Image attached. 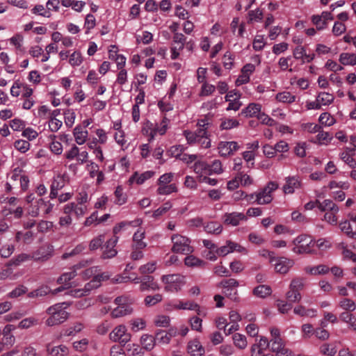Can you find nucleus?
Returning a JSON list of instances; mask_svg holds the SVG:
<instances>
[{
    "mask_svg": "<svg viewBox=\"0 0 356 356\" xmlns=\"http://www.w3.org/2000/svg\"><path fill=\"white\" fill-rule=\"evenodd\" d=\"M67 305L66 302H61L49 307L46 311L47 314L49 315L46 321V324L48 326H54L65 321L68 318V313L65 311Z\"/></svg>",
    "mask_w": 356,
    "mask_h": 356,
    "instance_id": "1",
    "label": "nucleus"
},
{
    "mask_svg": "<svg viewBox=\"0 0 356 356\" xmlns=\"http://www.w3.org/2000/svg\"><path fill=\"white\" fill-rule=\"evenodd\" d=\"M278 188V184L274 181H270L266 186L262 188L260 191L250 195H245L248 197V200L250 202H257L258 204H267L272 202V193Z\"/></svg>",
    "mask_w": 356,
    "mask_h": 356,
    "instance_id": "2",
    "label": "nucleus"
},
{
    "mask_svg": "<svg viewBox=\"0 0 356 356\" xmlns=\"http://www.w3.org/2000/svg\"><path fill=\"white\" fill-rule=\"evenodd\" d=\"M169 120L166 117H163L159 124H154L149 121H147L145 127L143 129V134L149 135V142L154 139L155 136L159 134L164 135L168 129Z\"/></svg>",
    "mask_w": 356,
    "mask_h": 356,
    "instance_id": "3",
    "label": "nucleus"
},
{
    "mask_svg": "<svg viewBox=\"0 0 356 356\" xmlns=\"http://www.w3.org/2000/svg\"><path fill=\"white\" fill-rule=\"evenodd\" d=\"M173 243L172 251L175 253L188 254L193 251V247L190 245L191 240L180 234H173L171 236Z\"/></svg>",
    "mask_w": 356,
    "mask_h": 356,
    "instance_id": "4",
    "label": "nucleus"
},
{
    "mask_svg": "<svg viewBox=\"0 0 356 356\" xmlns=\"http://www.w3.org/2000/svg\"><path fill=\"white\" fill-rule=\"evenodd\" d=\"M294 248L293 251L296 254H308L312 252V248L315 245V242L312 238L305 234H302L296 237L293 240Z\"/></svg>",
    "mask_w": 356,
    "mask_h": 356,
    "instance_id": "5",
    "label": "nucleus"
},
{
    "mask_svg": "<svg viewBox=\"0 0 356 356\" xmlns=\"http://www.w3.org/2000/svg\"><path fill=\"white\" fill-rule=\"evenodd\" d=\"M208 120L204 119H201L198 121L197 126L198 127L197 129L195 131H191L186 130L184 132V135L186 137V140L189 144H193V142L195 141L196 139L200 138L201 137L207 134V129L209 125Z\"/></svg>",
    "mask_w": 356,
    "mask_h": 356,
    "instance_id": "6",
    "label": "nucleus"
},
{
    "mask_svg": "<svg viewBox=\"0 0 356 356\" xmlns=\"http://www.w3.org/2000/svg\"><path fill=\"white\" fill-rule=\"evenodd\" d=\"M238 285V282L233 278L223 280L220 283V286L223 289L224 294L234 301H237L238 299L237 291Z\"/></svg>",
    "mask_w": 356,
    "mask_h": 356,
    "instance_id": "7",
    "label": "nucleus"
},
{
    "mask_svg": "<svg viewBox=\"0 0 356 356\" xmlns=\"http://www.w3.org/2000/svg\"><path fill=\"white\" fill-rule=\"evenodd\" d=\"M109 337L112 341H118L124 346L131 340V335L127 332V328L124 325H120L110 333Z\"/></svg>",
    "mask_w": 356,
    "mask_h": 356,
    "instance_id": "8",
    "label": "nucleus"
},
{
    "mask_svg": "<svg viewBox=\"0 0 356 356\" xmlns=\"http://www.w3.org/2000/svg\"><path fill=\"white\" fill-rule=\"evenodd\" d=\"M36 204L32 206L30 213L32 216L36 217L40 215L49 214L53 208L54 204L49 201L46 202L43 199L40 198L35 202Z\"/></svg>",
    "mask_w": 356,
    "mask_h": 356,
    "instance_id": "9",
    "label": "nucleus"
},
{
    "mask_svg": "<svg viewBox=\"0 0 356 356\" xmlns=\"http://www.w3.org/2000/svg\"><path fill=\"white\" fill-rule=\"evenodd\" d=\"M165 284V290L167 291H178L181 289V277L179 275H163L161 278Z\"/></svg>",
    "mask_w": 356,
    "mask_h": 356,
    "instance_id": "10",
    "label": "nucleus"
},
{
    "mask_svg": "<svg viewBox=\"0 0 356 356\" xmlns=\"http://www.w3.org/2000/svg\"><path fill=\"white\" fill-rule=\"evenodd\" d=\"M53 252V245L50 244L44 245L33 253V258L37 261H45L52 257Z\"/></svg>",
    "mask_w": 356,
    "mask_h": 356,
    "instance_id": "11",
    "label": "nucleus"
},
{
    "mask_svg": "<svg viewBox=\"0 0 356 356\" xmlns=\"http://www.w3.org/2000/svg\"><path fill=\"white\" fill-rule=\"evenodd\" d=\"M221 156L227 157L239 149L238 143L235 141H221L218 147Z\"/></svg>",
    "mask_w": 356,
    "mask_h": 356,
    "instance_id": "12",
    "label": "nucleus"
},
{
    "mask_svg": "<svg viewBox=\"0 0 356 356\" xmlns=\"http://www.w3.org/2000/svg\"><path fill=\"white\" fill-rule=\"evenodd\" d=\"M246 252V250L245 248L241 246L239 244L232 242L227 241L226 245H223L219 248H216V253L218 256H225L227 254L232 252Z\"/></svg>",
    "mask_w": 356,
    "mask_h": 356,
    "instance_id": "13",
    "label": "nucleus"
},
{
    "mask_svg": "<svg viewBox=\"0 0 356 356\" xmlns=\"http://www.w3.org/2000/svg\"><path fill=\"white\" fill-rule=\"evenodd\" d=\"M118 241V237L113 236V237L106 241L105 245L103 247L104 250L102 254V259H111L117 254V250L114 248L116 245Z\"/></svg>",
    "mask_w": 356,
    "mask_h": 356,
    "instance_id": "14",
    "label": "nucleus"
},
{
    "mask_svg": "<svg viewBox=\"0 0 356 356\" xmlns=\"http://www.w3.org/2000/svg\"><path fill=\"white\" fill-rule=\"evenodd\" d=\"M86 263V261H83L76 265H74L70 271L60 275V277L58 279V282L59 284H64L65 285L67 286V287H70V284L69 282L77 275V270L84 267Z\"/></svg>",
    "mask_w": 356,
    "mask_h": 356,
    "instance_id": "15",
    "label": "nucleus"
},
{
    "mask_svg": "<svg viewBox=\"0 0 356 356\" xmlns=\"http://www.w3.org/2000/svg\"><path fill=\"white\" fill-rule=\"evenodd\" d=\"M101 284V279L99 277H93V278L87 284L83 289L75 290L74 296L81 297L87 296L94 289L98 288Z\"/></svg>",
    "mask_w": 356,
    "mask_h": 356,
    "instance_id": "16",
    "label": "nucleus"
},
{
    "mask_svg": "<svg viewBox=\"0 0 356 356\" xmlns=\"http://www.w3.org/2000/svg\"><path fill=\"white\" fill-rule=\"evenodd\" d=\"M222 218L225 225L232 226H237L241 221L247 220L244 213L238 212L226 213Z\"/></svg>",
    "mask_w": 356,
    "mask_h": 356,
    "instance_id": "17",
    "label": "nucleus"
},
{
    "mask_svg": "<svg viewBox=\"0 0 356 356\" xmlns=\"http://www.w3.org/2000/svg\"><path fill=\"white\" fill-rule=\"evenodd\" d=\"M187 352L191 356H204L205 349L198 339H194L188 343Z\"/></svg>",
    "mask_w": 356,
    "mask_h": 356,
    "instance_id": "18",
    "label": "nucleus"
},
{
    "mask_svg": "<svg viewBox=\"0 0 356 356\" xmlns=\"http://www.w3.org/2000/svg\"><path fill=\"white\" fill-rule=\"evenodd\" d=\"M160 289L158 283L154 281V278L151 275H145L140 280V290L145 291H157Z\"/></svg>",
    "mask_w": 356,
    "mask_h": 356,
    "instance_id": "19",
    "label": "nucleus"
},
{
    "mask_svg": "<svg viewBox=\"0 0 356 356\" xmlns=\"http://www.w3.org/2000/svg\"><path fill=\"white\" fill-rule=\"evenodd\" d=\"M275 261V269L276 272L282 274L286 273L289 268L294 264V261L293 260L285 257L276 258Z\"/></svg>",
    "mask_w": 356,
    "mask_h": 356,
    "instance_id": "20",
    "label": "nucleus"
},
{
    "mask_svg": "<svg viewBox=\"0 0 356 356\" xmlns=\"http://www.w3.org/2000/svg\"><path fill=\"white\" fill-rule=\"evenodd\" d=\"M65 180L63 176L58 175L55 177L51 184L49 197L51 199L56 198L58 195V191L62 189L65 186Z\"/></svg>",
    "mask_w": 356,
    "mask_h": 356,
    "instance_id": "21",
    "label": "nucleus"
},
{
    "mask_svg": "<svg viewBox=\"0 0 356 356\" xmlns=\"http://www.w3.org/2000/svg\"><path fill=\"white\" fill-rule=\"evenodd\" d=\"M261 105L256 103H251L241 111L239 115H244L246 118L255 117L261 112Z\"/></svg>",
    "mask_w": 356,
    "mask_h": 356,
    "instance_id": "22",
    "label": "nucleus"
},
{
    "mask_svg": "<svg viewBox=\"0 0 356 356\" xmlns=\"http://www.w3.org/2000/svg\"><path fill=\"white\" fill-rule=\"evenodd\" d=\"M145 236V232L140 230L136 232L133 236L131 248L145 249L147 246V243L143 241Z\"/></svg>",
    "mask_w": 356,
    "mask_h": 356,
    "instance_id": "23",
    "label": "nucleus"
},
{
    "mask_svg": "<svg viewBox=\"0 0 356 356\" xmlns=\"http://www.w3.org/2000/svg\"><path fill=\"white\" fill-rule=\"evenodd\" d=\"M47 351L51 356H68L69 355V349L65 345L51 347L50 344H48Z\"/></svg>",
    "mask_w": 356,
    "mask_h": 356,
    "instance_id": "24",
    "label": "nucleus"
},
{
    "mask_svg": "<svg viewBox=\"0 0 356 356\" xmlns=\"http://www.w3.org/2000/svg\"><path fill=\"white\" fill-rule=\"evenodd\" d=\"M300 182L296 177H289L286 179V184L283 187L285 193H293L296 188L300 187Z\"/></svg>",
    "mask_w": 356,
    "mask_h": 356,
    "instance_id": "25",
    "label": "nucleus"
},
{
    "mask_svg": "<svg viewBox=\"0 0 356 356\" xmlns=\"http://www.w3.org/2000/svg\"><path fill=\"white\" fill-rule=\"evenodd\" d=\"M270 350L276 353L277 356H289L291 352L285 348L284 341L272 343L270 346Z\"/></svg>",
    "mask_w": 356,
    "mask_h": 356,
    "instance_id": "26",
    "label": "nucleus"
},
{
    "mask_svg": "<svg viewBox=\"0 0 356 356\" xmlns=\"http://www.w3.org/2000/svg\"><path fill=\"white\" fill-rule=\"evenodd\" d=\"M156 339L155 337L149 334H143L140 338V343L143 349L147 351L152 350L155 346Z\"/></svg>",
    "mask_w": 356,
    "mask_h": 356,
    "instance_id": "27",
    "label": "nucleus"
},
{
    "mask_svg": "<svg viewBox=\"0 0 356 356\" xmlns=\"http://www.w3.org/2000/svg\"><path fill=\"white\" fill-rule=\"evenodd\" d=\"M154 175V172L152 171H147L143 174L139 175L137 172H135L129 179V181L133 183L136 182L137 184H142L146 180L150 179Z\"/></svg>",
    "mask_w": 356,
    "mask_h": 356,
    "instance_id": "28",
    "label": "nucleus"
},
{
    "mask_svg": "<svg viewBox=\"0 0 356 356\" xmlns=\"http://www.w3.org/2000/svg\"><path fill=\"white\" fill-rule=\"evenodd\" d=\"M87 245L84 243L78 244L74 248L67 250L63 255L62 259H66L70 257H74L82 253L86 249Z\"/></svg>",
    "mask_w": 356,
    "mask_h": 356,
    "instance_id": "29",
    "label": "nucleus"
},
{
    "mask_svg": "<svg viewBox=\"0 0 356 356\" xmlns=\"http://www.w3.org/2000/svg\"><path fill=\"white\" fill-rule=\"evenodd\" d=\"M132 307L129 305H120L118 306L112 311L111 315L113 318H119L131 314L132 312Z\"/></svg>",
    "mask_w": 356,
    "mask_h": 356,
    "instance_id": "30",
    "label": "nucleus"
},
{
    "mask_svg": "<svg viewBox=\"0 0 356 356\" xmlns=\"http://www.w3.org/2000/svg\"><path fill=\"white\" fill-rule=\"evenodd\" d=\"M73 133L77 144L82 145L86 142L88 133L86 130L83 131L81 126H76Z\"/></svg>",
    "mask_w": 356,
    "mask_h": 356,
    "instance_id": "31",
    "label": "nucleus"
},
{
    "mask_svg": "<svg viewBox=\"0 0 356 356\" xmlns=\"http://www.w3.org/2000/svg\"><path fill=\"white\" fill-rule=\"evenodd\" d=\"M272 290L270 286L266 285H259L253 289L254 296L264 298L271 294Z\"/></svg>",
    "mask_w": 356,
    "mask_h": 356,
    "instance_id": "32",
    "label": "nucleus"
},
{
    "mask_svg": "<svg viewBox=\"0 0 356 356\" xmlns=\"http://www.w3.org/2000/svg\"><path fill=\"white\" fill-rule=\"evenodd\" d=\"M339 62L343 65H355L356 55L349 53H341L339 56Z\"/></svg>",
    "mask_w": 356,
    "mask_h": 356,
    "instance_id": "33",
    "label": "nucleus"
},
{
    "mask_svg": "<svg viewBox=\"0 0 356 356\" xmlns=\"http://www.w3.org/2000/svg\"><path fill=\"white\" fill-rule=\"evenodd\" d=\"M209 164L204 161H197L193 165V170L196 174L200 176H203V174L209 175Z\"/></svg>",
    "mask_w": 356,
    "mask_h": 356,
    "instance_id": "34",
    "label": "nucleus"
},
{
    "mask_svg": "<svg viewBox=\"0 0 356 356\" xmlns=\"http://www.w3.org/2000/svg\"><path fill=\"white\" fill-rule=\"evenodd\" d=\"M332 139V136L328 132H324L320 130L316 136L315 140H312L314 143H318L321 145H327Z\"/></svg>",
    "mask_w": 356,
    "mask_h": 356,
    "instance_id": "35",
    "label": "nucleus"
},
{
    "mask_svg": "<svg viewBox=\"0 0 356 356\" xmlns=\"http://www.w3.org/2000/svg\"><path fill=\"white\" fill-rule=\"evenodd\" d=\"M204 230L207 233L218 235L222 232V227L217 222H210L204 226Z\"/></svg>",
    "mask_w": 356,
    "mask_h": 356,
    "instance_id": "36",
    "label": "nucleus"
},
{
    "mask_svg": "<svg viewBox=\"0 0 356 356\" xmlns=\"http://www.w3.org/2000/svg\"><path fill=\"white\" fill-rule=\"evenodd\" d=\"M305 270L311 275H324L329 272L330 268L325 265H318L314 267H307Z\"/></svg>",
    "mask_w": 356,
    "mask_h": 356,
    "instance_id": "37",
    "label": "nucleus"
},
{
    "mask_svg": "<svg viewBox=\"0 0 356 356\" xmlns=\"http://www.w3.org/2000/svg\"><path fill=\"white\" fill-rule=\"evenodd\" d=\"M51 289L47 286H42L38 289L29 292L28 293V297L31 298L42 297L49 293Z\"/></svg>",
    "mask_w": 356,
    "mask_h": 356,
    "instance_id": "38",
    "label": "nucleus"
},
{
    "mask_svg": "<svg viewBox=\"0 0 356 356\" xmlns=\"http://www.w3.org/2000/svg\"><path fill=\"white\" fill-rule=\"evenodd\" d=\"M276 99L280 102L292 103L296 101V96L288 91H284L277 94Z\"/></svg>",
    "mask_w": 356,
    "mask_h": 356,
    "instance_id": "39",
    "label": "nucleus"
},
{
    "mask_svg": "<svg viewBox=\"0 0 356 356\" xmlns=\"http://www.w3.org/2000/svg\"><path fill=\"white\" fill-rule=\"evenodd\" d=\"M29 258H30L29 255H28L25 253L19 254L17 256L13 257L12 259H10L8 262L7 267H10L12 266H19L22 262H24V261L29 260Z\"/></svg>",
    "mask_w": 356,
    "mask_h": 356,
    "instance_id": "40",
    "label": "nucleus"
},
{
    "mask_svg": "<svg viewBox=\"0 0 356 356\" xmlns=\"http://www.w3.org/2000/svg\"><path fill=\"white\" fill-rule=\"evenodd\" d=\"M177 191V186L175 184L159 185L157 193L159 195H170Z\"/></svg>",
    "mask_w": 356,
    "mask_h": 356,
    "instance_id": "41",
    "label": "nucleus"
},
{
    "mask_svg": "<svg viewBox=\"0 0 356 356\" xmlns=\"http://www.w3.org/2000/svg\"><path fill=\"white\" fill-rule=\"evenodd\" d=\"M232 338L234 345L238 348L243 349L247 346V340L245 335L235 333Z\"/></svg>",
    "mask_w": 356,
    "mask_h": 356,
    "instance_id": "42",
    "label": "nucleus"
},
{
    "mask_svg": "<svg viewBox=\"0 0 356 356\" xmlns=\"http://www.w3.org/2000/svg\"><path fill=\"white\" fill-rule=\"evenodd\" d=\"M131 330L133 332H138L145 329L146 326V322L143 318H135L130 321Z\"/></svg>",
    "mask_w": 356,
    "mask_h": 356,
    "instance_id": "43",
    "label": "nucleus"
},
{
    "mask_svg": "<svg viewBox=\"0 0 356 356\" xmlns=\"http://www.w3.org/2000/svg\"><path fill=\"white\" fill-rule=\"evenodd\" d=\"M82 62L83 58L80 51H75L70 56L69 63L71 66H79Z\"/></svg>",
    "mask_w": 356,
    "mask_h": 356,
    "instance_id": "44",
    "label": "nucleus"
},
{
    "mask_svg": "<svg viewBox=\"0 0 356 356\" xmlns=\"http://www.w3.org/2000/svg\"><path fill=\"white\" fill-rule=\"evenodd\" d=\"M105 241V236L104 234L99 235L98 236L94 238L89 244V249L91 251L96 250L99 248L102 247L103 243Z\"/></svg>",
    "mask_w": 356,
    "mask_h": 356,
    "instance_id": "45",
    "label": "nucleus"
},
{
    "mask_svg": "<svg viewBox=\"0 0 356 356\" xmlns=\"http://www.w3.org/2000/svg\"><path fill=\"white\" fill-rule=\"evenodd\" d=\"M114 195L115 197V203L122 205L124 204L127 202V197L126 195L123 193V188L121 186H118L115 192Z\"/></svg>",
    "mask_w": 356,
    "mask_h": 356,
    "instance_id": "46",
    "label": "nucleus"
},
{
    "mask_svg": "<svg viewBox=\"0 0 356 356\" xmlns=\"http://www.w3.org/2000/svg\"><path fill=\"white\" fill-rule=\"evenodd\" d=\"M31 13L35 15H38L44 17L49 18L51 16V12L47 10L43 5H36L31 9Z\"/></svg>",
    "mask_w": 356,
    "mask_h": 356,
    "instance_id": "47",
    "label": "nucleus"
},
{
    "mask_svg": "<svg viewBox=\"0 0 356 356\" xmlns=\"http://www.w3.org/2000/svg\"><path fill=\"white\" fill-rule=\"evenodd\" d=\"M263 12L257 8L254 10H250L248 13V23H252L253 22H260L263 19Z\"/></svg>",
    "mask_w": 356,
    "mask_h": 356,
    "instance_id": "48",
    "label": "nucleus"
},
{
    "mask_svg": "<svg viewBox=\"0 0 356 356\" xmlns=\"http://www.w3.org/2000/svg\"><path fill=\"white\" fill-rule=\"evenodd\" d=\"M321 325L322 327L316 329L314 331V334L318 339L321 340H326L329 338L330 334L323 327H325L327 323L324 321H321Z\"/></svg>",
    "mask_w": 356,
    "mask_h": 356,
    "instance_id": "49",
    "label": "nucleus"
},
{
    "mask_svg": "<svg viewBox=\"0 0 356 356\" xmlns=\"http://www.w3.org/2000/svg\"><path fill=\"white\" fill-rule=\"evenodd\" d=\"M239 125V122L236 119L233 118H226L222 121L220 124L221 129H230L232 128L237 127Z\"/></svg>",
    "mask_w": 356,
    "mask_h": 356,
    "instance_id": "50",
    "label": "nucleus"
},
{
    "mask_svg": "<svg viewBox=\"0 0 356 356\" xmlns=\"http://www.w3.org/2000/svg\"><path fill=\"white\" fill-rule=\"evenodd\" d=\"M127 350L131 356H143L144 355L143 348H140L139 345L135 343L128 344Z\"/></svg>",
    "mask_w": 356,
    "mask_h": 356,
    "instance_id": "51",
    "label": "nucleus"
},
{
    "mask_svg": "<svg viewBox=\"0 0 356 356\" xmlns=\"http://www.w3.org/2000/svg\"><path fill=\"white\" fill-rule=\"evenodd\" d=\"M341 308L346 311L353 312L356 309V305L354 301L349 298H343L339 302Z\"/></svg>",
    "mask_w": 356,
    "mask_h": 356,
    "instance_id": "52",
    "label": "nucleus"
},
{
    "mask_svg": "<svg viewBox=\"0 0 356 356\" xmlns=\"http://www.w3.org/2000/svg\"><path fill=\"white\" fill-rule=\"evenodd\" d=\"M334 96L328 92H320L317 97V100L323 105H329L334 101Z\"/></svg>",
    "mask_w": 356,
    "mask_h": 356,
    "instance_id": "53",
    "label": "nucleus"
},
{
    "mask_svg": "<svg viewBox=\"0 0 356 356\" xmlns=\"http://www.w3.org/2000/svg\"><path fill=\"white\" fill-rule=\"evenodd\" d=\"M163 299L161 294L156 293L154 296H147L145 297L144 302L146 306H154L156 303L160 302Z\"/></svg>",
    "mask_w": 356,
    "mask_h": 356,
    "instance_id": "54",
    "label": "nucleus"
},
{
    "mask_svg": "<svg viewBox=\"0 0 356 356\" xmlns=\"http://www.w3.org/2000/svg\"><path fill=\"white\" fill-rule=\"evenodd\" d=\"M236 179L240 181V184L243 186H250L252 184V179L247 174L244 173V172H237Z\"/></svg>",
    "mask_w": 356,
    "mask_h": 356,
    "instance_id": "55",
    "label": "nucleus"
},
{
    "mask_svg": "<svg viewBox=\"0 0 356 356\" xmlns=\"http://www.w3.org/2000/svg\"><path fill=\"white\" fill-rule=\"evenodd\" d=\"M312 22L316 26L317 30H323L326 28L327 22L322 19L318 15L312 16Z\"/></svg>",
    "mask_w": 356,
    "mask_h": 356,
    "instance_id": "56",
    "label": "nucleus"
},
{
    "mask_svg": "<svg viewBox=\"0 0 356 356\" xmlns=\"http://www.w3.org/2000/svg\"><path fill=\"white\" fill-rule=\"evenodd\" d=\"M155 339L159 343L168 344L170 343V339L168 336L166 331L163 330H159L155 333Z\"/></svg>",
    "mask_w": 356,
    "mask_h": 356,
    "instance_id": "57",
    "label": "nucleus"
},
{
    "mask_svg": "<svg viewBox=\"0 0 356 356\" xmlns=\"http://www.w3.org/2000/svg\"><path fill=\"white\" fill-rule=\"evenodd\" d=\"M175 307L176 309H179L193 310V309H197L198 305L193 302H191V301H186V302L179 301L177 305H175Z\"/></svg>",
    "mask_w": 356,
    "mask_h": 356,
    "instance_id": "58",
    "label": "nucleus"
},
{
    "mask_svg": "<svg viewBox=\"0 0 356 356\" xmlns=\"http://www.w3.org/2000/svg\"><path fill=\"white\" fill-rule=\"evenodd\" d=\"M156 264L155 261H152L143 265L139 268V272L143 275L152 273L156 270Z\"/></svg>",
    "mask_w": 356,
    "mask_h": 356,
    "instance_id": "59",
    "label": "nucleus"
},
{
    "mask_svg": "<svg viewBox=\"0 0 356 356\" xmlns=\"http://www.w3.org/2000/svg\"><path fill=\"white\" fill-rule=\"evenodd\" d=\"M27 291V287H26L24 285H19L15 289H13L12 291H10L8 294V297L10 298H17L26 293Z\"/></svg>",
    "mask_w": 356,
    "mask_h": 356,
    "instance_id": "60",
    "label": "nucleus"
},
{
    "mask_svg": "<svg viewBox=\"0 0 356 356\" xmlns=\"http://www.w3.org/2000/svg\"><path fill=\"white\" fill-rule=\"evenodd\" d=\"M38 323V319L30 317L22 320L19 323V327L22 329H28L33 325H37Z\"/></svg>",
    "mask_w": 356,
    "mask_h": 356,
    "instance_id": "61",
    "label": "nucleus"
},
{
    "mask_svg": "<svg viewBox=\"0 0 356 356\" xmlns=\"http://www.w3.org/2000/svg\"><path fill=\"white\" fill-rule=\"evenodd\" d=\"M222 163L220 160H214L211 165H209V175L220 174L222 172Z\"/></svg>",
    "mask_w": 356,
    "mask_h": 356,
    "instance_id": "62",
    "label": "nucleus"
},
{
    "mask_svg": "<svg viewBox=\"0 0 356 356\" xmlns=\"http://www.w3.org/2000/svg\"><path fill=\"white\" fill-rule=\"evenodd\" d=\"M202 262L203 261L201 259L195 257L193 255H188L184 259L185 264L190 267L200 266Z\"/></svg>",
    "mask_w": 356,
    "mask_h": 356,
    "instance_id": "63",
    "label": "nucleus"
},
{
    "mask_svg": "<svg viewBox=\"0 0 356 356\" xmlns=\"http://www.w3.org/2000/svg\"><path fill=\"white\" fill-rule=\"evenodd\" d=\"M14 147L22 153H25L29 149L30 143L24 140H16L14 143Z\"/></svg>",
    "mask_w": 356,
    "mask_h": 356,
    "instance_id": "64",
    "label": "nucleus"
}]
</instances>
